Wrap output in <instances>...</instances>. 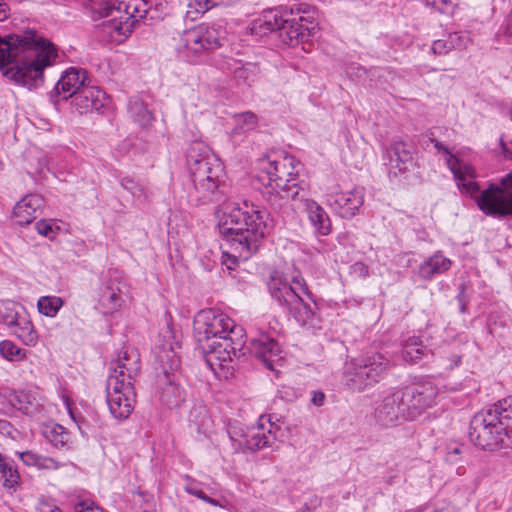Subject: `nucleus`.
Masks as SVG:
<instances>
[{"instance_id":"f257e3e1","label":"nucleus","mask_w":512,"mask_h":512,"mask_svg":"<svg viewBox=\"0 0 512 512\" xmlns=\"http://www.w3.org/2000/svg\"><path fill=\"white\" fill-rule=\"evenodd\" d=\"M58 57L56 47L34 30L0 36V70L2 74L29 90L44 84L43 70Z\"/></svg>"},{"instance_id":"f03ea898","label":"nucleus","mask_w":512,"mask_h":512,"mask_svg":"<svg viewBox=\"0 0 512 512\" xmlns=\"http://www.w3.org/2000/svg\"><path fill=\"white\" fill-rule=\"evenodd\" d=\"M432 142L439 152L446 155V165L453 173L458 188L475 198L480 211L494 218L512 216V171L501 179L500 185L491 183L480 191L474 167L458 159L441 142L434 139Z\"/></svg>"},{"instance_id":"7ed1b4c3","label":"nucleus","mask_w":512,"mask_h":512,"mask_svg":"<svg viewBox=\"0 0 512 512\" xmlns=\"http://www.w3.org/2000/svg\"><path fill=\"white\" fill-rule=\"evenodd\" d=\"M218 229L238 257L247 260L268 234V214L248 201L231 203L225 207Z\"/></svg>"},{"instance_id":"20e7f679","label":"nucleus","mask_w":512,"mask_h":512,"mask_svg":"<svg viewBox=\"0 0 512 512\" xmlns=\"http://www.w3.org/2000/svg\"><path fill=\"white\" fill-rule=\"evenodd\" d=\"M296 166L295 158L290 155L262 162L257 180L266 188V201L274 211H281L291 199L304 194L307 185L299 178Z\"/></svg>"},{"instance_id":"39448f33","label":"nucleus","mask_w":512,"mask_h":512,"mask_svg":"<svg viewBox=\"0 0 512 512\" xmlns=\"http://www.w3.org/2000/svg\"><path fill=\"white\" fill-rule=\"evenodd\" d=\"M469 439L477 447L496 451L511 444L512 398L499 400L477 412L470 421Z\"/></svg>"},{"instance_id":"423d86ee","label":"nucleus","mask_w":512,"mask_h":512,"mask_svg":"<svg viewBox=\"0 0 512 512\" xmlns=\"http://www.w3.org/2000/svg\"><path fill=\"white\" fill-rule=\"evenodd\" d=\"M289 14L268 10L252 20L246 31L251 36L261 38L277 32L284 44L295 45L309 36V25L314 22L311 8L306 4H293Z\"/></svg>"},{"instance_id":"0eeeda50","label":"nucleus","mask_w":512,"mask_h":512,"mask_svg":"<svg viewBox=\"0 0 512 512\" xmlns=\"http://www.w3.org/2000/svg\"><path fill=\"white\" fill-rule=\"evenodd\" d=\"M187 165L200 203L219 201L222 194L224 168L221 161L201 142H195L187 150Z\"/></svg>"},{"instance_id":"6e6552de","label":"nucleus","mask_w":512,"mask_h":512,"mask_svg":"<svg viewBox=\"0 0 512 512\" xmlns=\"http://www.w3.org/2000/svg\"><path fill=\"white\" fill-rule=\"evenodd\" d=\"M267 287L271 297L287 307L298 323L314 325L317 304L302 277L295 276L288 281L280 272L273 271Z\"/></svg>"},{"instance_id":"1a4fd4ad","label":"nucleus","mask_w":512,"mask_h":512,"mask_svg":"<svg viewBox=\"0 0 512 512\" xmlns=\"http://www.w3.org/2000/svg\"><path fill=\"white\" fill-rule=\"evenodd\" d=\"M93 14L111 17L103 22V29L111 37H127L133 30L136 18L145 17L156 5V0H80Z\"/></svg>"},{"instance_id":"9d476101","label":"nucleus","mask_w":512,"mask_h":512,"mask_svg":"<svg viewBox=\"0 0 512 512\" xmlns=\"http://www.w3.org/2000/svg\"><path fill=\"white\" fill-rule=\"evenodd\" d=\"M226 34L224 20L202 23L184 30L174 38V49L182 60L197 64L203 61L211 51L221 47Z\"/></svg>"},{"instance_id":"9b49d317","label":"nucleus","mask_w":512,"mask_h":512,"mask_svg":"<svg viewBox=\"0 0 512 512\" xmlns=\"http://www.w3.org/2000/svg\"><path fill=\"white\" fill-rule=\"evenodd\" d=\"M390 367V360L380 353L365 355L346 365L343 381L349 389L362 392L384 379Z\"/></svg>"},{"instance_id":"f8f14e48","label":"nucleus","mask_w":512,"mask_h":512,"mask_svg":"<svg viewBox=\"0 0 512 512\" xmlns=\"http://www.w3.org/2000/svg\"><path fill=\"white\" fill-rule=\"evenodd\" d=\"M155 359L162 371L158 376L159 401L169 409L179 407L185 401V391L175 381L174 375L170 371L176 369L179 364L178 357L171 345H163L156 348Z\"/></svg>"},{"instance_id":"ddd939ff","label":"nucleus","mask_w":512,"mask_h":512,"mask_svg":"<svg viewBox=\"0 0 512 512\" xmlns=\"http://www.w3.org/2000/svg\"><path fill=\"white\" fill-rule=\"evenodd\" d=\"M245 333L243 328H236L227 335V338L213 339L199 343L205 357L206 363L211 369L215 366H223L234 357L244 356Z\"/></svg>"},{"instance_id":"4468645a","label":"nucleus","mask_w":512,"mask_h":512,"mask_svg":"<svg viewBox=\"0 0 512 512\" xmlns=\"http://www.w3.org/2000/svg\"><path fill=\"white\" fill-rule=\"evenodd\" d=\"M236 328L242 327L237 326L225 313L213 309L200 311L194 319L198 343L227 338V335Z\"/></svg>"},{"instance_id":"2eb2a0df","label":"nucleus","mask_w":512,"mask_h":512,"mask_svg":"<svg viewBox=\"0 0 512 512\" xmlns=\"http://www.w3.org/2000/svg\"><path fill=\"white\" fill-rule=\"evenodd\" d=\"M408 418L415 420L426 409L436 405L438 388L429 379H422L399 390Z\"/></svg>"},{"instance_id":"dca6fc26","label":"nucleus","mask_w":512,"mask_h":512,"mask_svg":"<svg viewBox=\"0 0 512 512\" xmlns=\"http://www.w3.org/2000/svg\"><path fill=\"white\" fill-rule=\"evenodd\" d=\"M107 404L111 415L118 420L129 417L134 409L136 393L134 385L116 376H108L106 383Z\"/></svg>"},{"instance_id":"f3484780","label":"nucleus","mask_w":512,"mask_h":512,"mask_svg":"<svg viewBox=\"0 0 512 512\" xmlns=\"http://www.w3.org/2000/svg\"><path fill=\"white\" fill-rule=\"evenodd\" d=\"M128 294L126 281L116 272L104 277L97 290L96 299L104 313H113L123 306L124 296Z\"/></svg>"},{"instance_id":"a211bd4d","label":"nucleus","mask_w":512,"mask_h":512,"mask_svg":"<svg viewBox=\"0 0 512 512\" xmlns=\"http://www.w3.org/2000/svg\"><path fill=\"white\" fill-rule=\"evenodd\" d=\"M229 437L236 450L257 451L266 447H271L275 441L271 430L267 433L263 431V425L259 427H250L246 430L237 425H231L228 430Z\"/></svg>"},{"instance_id":"6ab92c4d","label":"nucleus","mask_w":512,"mask_h":512,"mask_svg":"<svg viewBox=\"0 0 512 512\" xmlns=\"http://www.w3.org/2000/svg\"><path fill=\"white\" fill-rule=\"evenodd\" d=\"M401 393L395 391L386 395L376 406L374 418L378 424L384 427H392L402 421H412L408 418Z\"/></svg>"},{"instance_id":"aec40b11","label":"nucleus","mask_w":512,"mask_h":512,"mask_svg":"<svg viewBox=\"0 0 512 512\" xmlns=\"http://www.w3.org/2000/svg\"><path fill=\"white\" fill-rule=\"evenodd\" d=\"M363 202L364 194L361 188L347 192L331 191L327 194V204L342 218H352Z\"/></svg>"},{"instance_id":"412c9836","label":"nucleus","mask_w":512,"mask_h":512,"mask_svg":"<svg viewBox=\"0 0 512 512\" xmlns=\"http://www.w3.org/2000/svg\"><path fill=\"white\" fill-rule=\"evenodd\" d=\"M249 350L271 371H276L282 360L279 344L265 333L251 339Z\"/></svg>"},{"instance_id":"4be33fe9","label":"nucleus","mask_w":512,"mask_h":512,"mask_svg":"<svg viewBox=\"0 0 512 512\" xmlns=\"http://www.w3.org/2000/svg\"><path fill=\"white\" fill-rule=\"evenodd\" d=\"M140 372V355L134 348H126L121 351L114 361L110 365L109 376H116L123 382H130L134 385V382Z\"/></svg>"},{"instance_id":"5701e85b","label":"nucleus","mask_w":512,"mask_h":512,"mask_svg":"<svg viewBox=\"0 0 512 512\" xmlns=\"http://www.w3.org/2000/svg\"><path fill=\"white\" fill-rule=\"evenodd\" d=\"M306 196L307 191L305 187L303 196L292 200L299 201L302 204L311 225L319 235H328L331 232L332 227L329 215L315 200L309 199Z\"/></svg>"},{"instance_id":"b1692460","label":"nucleus","mask_w":512,"mask_h":512,"mask_svg":"<svg viewBox=\"0 0 512 512\" xmlns=\"http://www.w3.org/2000/svg\"><path fill=\"white\" fill-rule=\"evenodd\" d=\"M106 101V93L95 86H85L72 98V106L79 113L100 111Z\"/></svg>"},{"instance_id":"393cba45","label":"nucleus","mask_w":512,"mask_h":512,"mask_svg":"<svg viewBox=\"0 0 512 512\" xmlns=\"http://www.w3.org/2000/svg\"><path fill=\"white\" fill-rule=\"evenodd\" d=\"M86 72L77 68L66 70L54 87V93L62 95L63 99L73 98L82 88L86 86Z\"/></svg>"},{"instance_id":"a878e982","label":"nucleus","mask_w":512,"mask_h":512,"mask_svg":"<svg viewBox=\"0 0 512 512\" xmlns=\"http://www.w3.org/2000/svg\"><path fill=\"white\" fill-rule=\"evenodd\" d=\"M44 206V199L39 194H29L23 197L13 209V216L20 226L30 224L38 217Z\"/></svg>"},{"instance_id":"bb28decb","label":"nucleus","mask_w":512,"mask_h":512,"mask_svg":"<svg viewBox=\"0 0 512 512\" xmlns=\"http://www.w3.org/2000/svg\"><path fill=\"white\" fill-rule=\"evenodd\" d=\"M389 165L399 172H406L414 167L413 148L403 141H395L386 151Z\"/></svg>"},{"instance_id":"cd10ccee","label":"nucleus","mask_w":512,"mask_h":512,"mask_svg":"<svg viewBox=\"0 0 512 512\" xmlns=\"http://www.w3.org/2000/svg\"><path fill=\"white\" fill-rule=\"evenodd\" d=\"M222 69L230 73L238 85H251L259 72L256 64L242 63L232 58L223 63Z\"/></svg>"},{"instance_id":"c85d7f7f","label":"nucleus","mask_w":512,"mask_h":512,"mask_svg":"<svg viewBox=\"0 0 512 512\" xmlns=\"http://www.w3.org/2000/svg\"><path fill=\"white\" fill-rule=\"evenodd\" d=\"M451 265V260L439 251L420 264L418 274L424 280H431L436 275L448 271Z\"/></svg>"},{"instance_id":"c756f323","label":"nucleus","mask_w":512,"mask_h":512,"mask_svg":"<svg viewBox=\"0 0 512 512\" xmlns=\"http://www.w3.org/2000/svg\"><path fill=\"white\" fill-rule=\"evenodd\" d=\"M19 457L26 466L35 467L38 470L55 471L65 464L53 457L43 455L33 450L21 452Z\"/></svg>"},{"instance_id":"7c9ffc66","label":"nucleus","mask_w":512,"mask_h":512,"mask_svg":"<svg viewBox=\"0 0 512 512\" xmlns=\"http://www.w3.org/2000/svg\"><path fill=\"white\" fill-rule=\"evenodd\" d=\"M3 397L13 408L26 415H33L37 411V400L28 391H10Z\"/></svg>"},{"instance_id":"2f4dec72","label":"nucleus","mask_w":512,"mask_h":512,"mask_svg":"<svg viewBox=\"0 0 512 512\" xmlns=\"http://www.w3.org/2000/svg\"><path fill=\"white\" fill-rule=\"evenodd\" d=\"M128 113L130 117L143 128L149 127L154 120L152 112L139 96H132L129 99Z\"/></svg>"},{"instance_id":"473e14b6","label":"nucleus","mask_w":512,"mask_h":512,"mask_svg":"<svg viewBox=\"0 0 512 512\" xmlns=\"http://www.w3.org/2000/svg\"><path fill=\"white\" fill-rule=\"evenodd\" d=\"M11 334L19 338L25 345L34 346L38 340V334L33 324L25 313L12 328L9 330Z\"/></svg>"},{"instance_id":"72a5a7b5","label":"nucleus","mask_w":512,"mask_h":512,"mask_svg":"<svg viewBox=\"0 0 512 512\" xmlns=\"http://www.w3.org/2000/svg\"><path fill=\"white\" fill-rule=\"evenodd\" d=\"M428 354L427 346L419 337H409L402 347V357L406 362L417 363Z\"/></svg>"},{"instance_id":"f704fd0d","label":"nucleus","mask_w":512,"mask_h":512,"mask_svg":"<svg viewBox=\"0 0 512 512\" xmlns=\"http://www.w3.org/2000/svg\"><path fill=\"white\" fill-rule=\"evenodd\" d=\"M0 475L3 479V486L15 491L20 485V474L12 461L0 453Z\"/></svg>"},{"instance_id":"c9c22d12","label":"nucleus","mask_w":512,"mask_h":512,"mask_svg":"<svg viewBox=\"0 0 512 512\" xmlns=\"http://www.w3.org/2000/svg\"><path fill=\"white\" fill-rule=\"evenodd\" d=\"M25 313V309L14 302H0V322L6 325L9 330L19 322L20 318H22V315Z\"/></svg>"},{"instance_id":"e433bc0d","label":"nucleus","mask_w":512,"mask_h":512,"mask_svg":"<svg viewBox=\"0 0 512 512\" xmlns=\"http://www.w3.org/2000/svg\"><path fill=\"white\" fill-rule=\"evenodd\" d=\"M220 4L219 0H190L187 6L186 18L195 21L208 10Z\"/></svg>"},{"instance_id":"4c0bfd02","label":"nucleus","mask_w":512,"mask_h":512,"mask_svg":"<svg viewBox=\"0 0 512 512\" xmlns=\"http://www.w3.org/2000/svg\"><path fill=\"white\" fill-rule=\"evenodd\" d=\"M45 438L56 448H63L69 441V432L61 425L54 424L46 427Z\"/></svg>"},{"instance_id":"58836bf2","label":"nucleus","mask_w":512,"mask_h":512,"mask_svg":"<svg viewBox=\"0 0 512 512\" xmlns=\"http://www.w3.org/2000/svg\"><path fill=\"white\" fill-rule=\"evenodd\" d=\"M63 304L64 302L60 297L43 296L38 300L37 307L41 314L47 317H55Z\"/></svg>"},{"instance_id":"ea45409f","label":"nucleus","mask_w":512,"mask_h":512,"mask_svg":"<svg viewBox=\"0 0 512 512\" xmlns=\"http://www.w3.org/2000/svg\"><path fill=\"white\" fill-rule=\"evenodd\" d=\"M233 134H241L253 130L257 125V116L252 112H244L234 116Z\"/></svg>"},{"instance_id":"a19ab883","label":"nucleus","mask_w":512,"mask_h":512,"mask_svg":"<svg viewBox=\"0 0 512 512\" xmlns=\"http://www.w3.org/2000/svg\"><path fill=\"white\" fill-rule=\"evenodd\" d=\"M26 351L18 347L12 341L0 342V354L9 361H19L25 357Z\"/></svg>"},{"instance_id":"79ce46f5","label":"nucleus","mask_w":512,"mask_h":512,"mask_svg":"<svg viewBox=\"0 0 512 512\" xmlns=\"http://www.w3.org/2000/svg\"><path fill=\"white\" fill-rule=\"evenodd\" d=\"M121 186L123 189L127 190L132 194L134 198L137 200H142L145 198V192L142 185L137 183L131 177H124L121 179Z\"/></svg>"},{"instance_id":"37998d69","label":"nucleus","mask_w":512,"mask_h":512,"mask_svg":"<svg viewBox=\"0 0 512 512\" xmlns=\"http://www.w3.org/2000/svg\"><path fill=\"white\" fill-rule=\"evenodd\" d=\"M35 228L38 234L49 239H53L59 230V226H57L52 220H40L36 223Z\"/></svg>"},{"instance_id":"c03bdc74","label":"nucleus","mask_w":512,"mask_h":512,"mask_svg":"<svg viewBox=\"0 0 512 512\" xmlns=\"http://www.w3.org/2000/svg\"><path fill=\"white\" fill-rule=\"evenodd\" d=\"M448 41L453 49H466L470 43V37L464 32H454L448 35Z\"/></svg>"},{"instance_id":"a18cd8bd","label":"nucleus","mask_w":512,"mask_h":512,"mask_svg":"<svg viewBox=\"0 0 512 512\" xmlns=\"http://www.w3.org/2000/svg\"><path fill=\"white\" fill-rule=\"evenodd\" d=\"M461 363V356L455 353H449L445 356H441L438 359V366L444 370H452L458 367Z\"/></svg>"},{"instance_id":"49530a36","label":"nucleus","mask_w":512,"mask_h":512,"mask_svg":"<svg viewBox=\"0 0 512 512\" xmlns=\"http://www.w3.org/2000/svg\"><path fill=\"white\" fill-rule=\"evenodd\" d=\"M185 491L191 495H194L196 496L197 498L213 505V506H218L219 505V502L216 500V499H213L209 496H207L201 489L197 488L196 487V484L191 482V483H188L186 486H185Z\"/></svg>"},{"instance_id":"de8ad7c7","label":"nucleus","mask_w":512,"mask_h":512,"mask_svg":"<svg viewBox=\"0 0 512 512\" xmlns=\"http://www.w3.org/2000/svg\"><path fill=\"white\" fill-rule=\"evenodd\" d=\"M431 50L436 55L447 54L450 52L452 47L448 41V36L446 38L434 41Z\"/></svg>"},{"instance_id":"09e8293b","label":"nucleus","mask_w":512,"mask_h":512,"mask_svg":"<svg viewBox=\"0 0 512 512\" xmlns=\"http://www.w3.org/2000/svg\"><path fill=\"white\" fill-rule=\"evenodd\" d=\"M423 512H455V507L450 503H438L433 507H426L422 509Z\"/></svg>"},{"instance_id":"8fccbe9b","label":"nucleus","mask_w":512,"mask_h":512,"mask_svg":"<svg viewBox=\"0 0 512 512\" xmlns=\"http://www.w3.org/2000/svg\"><path fill=\"white\" fill-rule=\"evenodd\" d=\"M38 512H62L61 509L53 502L41 501L38 505Z\"/></svg>"},{"instance_id":"3c124183","label":"nucleus","mask_w":512,"mask_h":512,"mask_svg":"<svg viewBox=\"0 0 512 512\" xmlns=\"http://www.w3.org/2000/svg\"><path fill=\"white\" fill-rule=\"evenodd\" d=\"M75 511L76 512H104L101 508L93 506L92 504L88 505L84 501L76 504Z\"/></svg>"},{"instance_id":"603ef678","label":"nucleus","mask_w":512,"mask_h":512,"mask_svg":"<svg viewBox=\"0 0 512 512\" xmlns=\"http://www.w3.org/2000/svg\"><path fill=\"white\" fill-rule=\"evenodd\" d=\"M311 402L317 406L321 407L325 402V394L321 391H314L312 395Z\"/></svg>"},{"instance_id":"864d4df0","label":"nucleus","mask_w":512,"mask_h":512,"mask_svg":"<svg viewBox=\"0 0 512 512\" xmlns=\"http://www.w3.org/2000/svg\"><path fill=\"white\" fill-rule=\"evenodd\" d=\"M8 17L7 5L0 3V21H4Z\"/></svg>"},{"instance_id":"5fc2aeb1","label":"nucleus","mask_w":512,"mask_h":512,"mask_svg":"<svg viewBox=\"0 0 512 512\" xmlns=\"http://www.w3.org/2000/svg\"><path fill=\"white\" fill-rule=\"evenodd\" d=\"M10 428H11V426L7 421L0 420V430L5 431Z\"/></svg>"},{"instance_id":"6e6d98bb","label":"nucleus","mask_w":512,"mask_h":512,"mask_svg":"<svg viewBox=\"0 0 512 512\" xmlns=\"http://www.w3.org/2000/svg\"><path fill=\"white\" fill-rule=\"evenodd\" d=\"M232 263H234V260L236 259V256H232Z\"/></svg>"}]
</instances>
